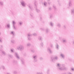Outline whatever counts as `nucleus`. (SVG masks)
<instances>
[{"label":"nucleus","instance_id":"1","mask_svg":"<svg viewBox=\"0 0 74 74\" xmlns=\"http://www.w3.org/2000/svg\"><path fill=\"white\" fill-rule=\"evenodd\" d=\"M13 23H14V22H13Z\"/></svg>","mask_w":74,"mask_h":74}]
</instances>
